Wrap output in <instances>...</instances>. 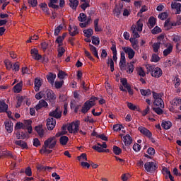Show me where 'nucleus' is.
Here are the masks:
<instances>
[{
    "mask_svg": "<svg viewBox=\"0 0 181 181\" xmlns=\"http://www.w3.org/2000/svg\"><path fill=\"white\" fill-rule=\"evenodd\" d=\"M57 144V140H56V136L49 137L44 142V146H42V149H40V152L42 153H52L53 152V150H49V149H53L56 147V144ZM49 148V149H47Z\"/></svg>",
    "mask_w": 181,
    "mask_h": 181,
    "instance_id": "1",
    "label": "nucleus"
},
{
    "mask_svg": "<svg viewBox=\"0 0 181 181\" xmlns=\"http://www.w3.org/2000/svg\"><path fill=\"white\" fill-rule=\"evenodd\" d=\"M56 98H57V97L56 96V94H54L53 90L50 89H47L46 90H44V99L46 101H49L51 105H54L56 103Z\"/></svg>",
    "mask_w": 181,
    "mask_h": 181,
    "instance_id": "2",
    "label": "nucleus"
},
{
    "mask_svg": "<svg viewBox=\"0 0 181 181\" xmlns=\"http://www.w3.org/2000/svg\"><path fill=\"white\" fill-rule=\"evenodd\" d=\"M69 134H74V135H77L80 131V121L77 120L75 122L69 124L67 127Z\"/></svg>",
    "mask_w": 181,
    "mask_h": 181,
    "instance_id": "3",
    "label": "nucleus"
},
{
    "mask_svg": "<svg viewBox=\"0 0 181 181\" xmlns=\"http://www.w3.org/2000/svg\"><path fill=\"white\" fill-rule=\"evenodd\" d=\"M95 103L93 101L90 100H87L86 102L84 103L82 109L81 110V112L82 114H87L93 107H94Z\"/></svg>",
    "mask_w": 181,
    "mask_h": 181,
    "instance_id": "4",
    "label": "nucleus"
},
{
    "mask_svg": "<svg viewBox=\"0 0 181 181\" xmlns=\"http://www.w3.org/2000/svg\"><path fill=\"white\" fill-rule=\"evenodd\" d=\"M62 114H63V111L60 110V107H57L55 110L49 113V117L56 118V119H60V118H62Z\"/></svg>",
    "mask_w": 181,
    "mask_h": 181,
    "instance_id": "5",
    "label": "nucleus"
},
{
    "mask_svg": "<svg viewBox=\"0 0 181 181\" xmlns=\"http://www.w3.org/2000/svg\"><path fill=\"white\" fill-rule=\"evenodd\" d=\"M144 168L146 172H153V170H156L158 167L156 166V163L154 162H147L144 164Z\"/></svg>",
    "mask_w": 181,
    "mask_h": 181,
    "instance_id": "6",
    "label": "nucleus"
},
{
    "mask_svg": "<svg viewBox=\"0 0 181 181\" xmlns=\"http://www.w3.org/2000/svg\"><path fill=\"white\" fill-rule=\"evenodd\" d=\"M122 50L127 54L129 60H132L135 57V51L129 47H124L122 48Z\"/></svg>",
    "mask_w": 181,
    "mask_h": 181,
    "instance_id": "7",
    "label": "nucleus"
},
{
    "mask_svg": "<svg viewBox=\"0 0 181 181\" xmlns=\"http://www.w3.org/2000/svg\"><path fill=\"white\" fill-rule=\"evenodd\" d=\"M56 127V119L49 117L47 119V127L49 131H53Z\"/></svg>",
    "mask_w": 181,
    "mask_h": 181,
    "instance_id": "8",
    "label": "nucleus"
},
{
    "mask_svg": "<svg viewBox=\"0 0 181 181\" xmlns=\"http://www.w3.org/2000/svg\"><path fill=\"white\" fill-rule=\"evenodd\" d=\"M162 74H163V71H162V69L159 67H154V69H153L152 72L151 73L152 77H154L155 78L162 77Z\"/></svg>",
    "mask_w": 181,
    "mask_h": 181,
    "instance_id": "9",
    "label": "nucleus"
},
{
    "mask_svg": "<svg viewBox=\"0 0 181 181\" xmlns=\"http://www.w3.org/2000/svg\"><path fill=\"white\" fill-rule=\"evenodd\" d=\"M138 131L144 135V136H146L147 138H152V132H151V131H149V129H146V127L142 126L139 127Z\"/></svg>",
    "mask_w": 181,
    "mask_h": 181,
    "instance_id": "10",
    "label": "nucleus"
},
{
    "mask_svg": "<svg viewBox=\"0 0 181 181\" xmlns=\"http://www.w3.org/2000/svg\"><path fill=\"white\" fill-rule=\"evenodd\" d=\"M126 63H127V60L125 58V52H122L120 54V62L119 63L120 70H125Z\"/></svg>",
    "mask_w": 181,
    "mask_h": 181,
    "instance_id": "11",
    "label": "nucleus"
},
{
    "mask_svg": "<svg viewBox=\"0 0 181 181\" xmlns=\"http://www.w3.org/2000/svg\"><path fill=\"white\" fill-rule=\"evenodd\" d=\"M172 9L175 10V15H180L181 13V4L177 2L171 3Z\"/></svg>",
    "mask_w": 181,
    "mask_h": 181,
    "instance_id": "12",
    "label": "nucleus"
},
{
    "mask_svg": "<svg viewBox=\"0 0 181 181\" xmlns=\"http://www.w3.org/2000/svg\"><path fill=\"white\" fill-rule=\"evenodd\" d=\"M30 54H32L34 60H40L42 59V56L39 54V50L36 48L31 49Z\"/></svg>",
    "mask_w": 181,
    "mask_h": 181,
    "instance_id": "13",
    "label": "nucleus"
},
{
    "mask_svg": "<svg viewBox=\"0 0 181 181\" xmlns=\"http://www.w3.org/2000/svg\"><path fill=\"white\" fill-rule=\"evenodd\" d=\"M68 30L69 32L70 36H76V35H78V28L76 25H74L71 27V25H69Z\"/></svg>",
    "mask_w": 181,
    "mask_h": 181,
    "instance_id": "14",
    "label": "nucleus"
},
{
    "mask_svg": "<svg viewBox=\"0 0 181 181\" xmlns=\"http://www.w3.org/2000/svg\"><path fill=\"white\" fill-rule=\"evenodd\" d=\"M49 107L47 102L45 100H40L38 104L35 106L36 111H39V110H42V108Z\"/></svg>",
    "mask_w": 181,
    "mask_h": 181,
    "instance_id": "15",
    "label": "nucleus"
},
{
    "mask_svg": "<svg viewBox=\"0 0 181 181\" xmlns=\"http://www.w3.org/2000/svg\"><path fill=\"white\" fill-rule=\"evenodd\" d=\"M4 125L7 132H8V134L12 133V131H13V123L12 122V121L5 122Z\"/></svg>",
    "mask_w": 181,
    "mask_h": 181,
    "instance_id": "16",
    "label": "nucleus"
},
{
    "mask_svg": "<svg viewBox=\"0 0 181 181\" xmlns=\"http://www.w3.org/2000/svg\"><path fill=\"white\" fill-rule=\"evenodd\" d=\"M56 77H57V76L55 74L49 72L47 75V80L48 83H50L52 84V86H53L54 84V80H56Z\"/></svg>",
    "mask_w": 181,
    "mask_h": 181,
    "instance_id": "17",
    "label": "nucleus"
},
{
    "mask_svg": "<svg viewBox=\"0 0 181 181\" xmlns=\"http://www.w3.org/2000/svg\"><path fill=\"white\" fill-rule=\"evenodd\" d=\"M34 86L35 91H36V93L39 92L40 90V87H42V81H40V79L39 78H35L34 81Z\"/></svg>",
    "mask_w": 181,
    "mask_h": 181,
    "instance_id": "18",
    "label": "nucleus"
},
{
    "mask_svg": "<svg viewBox=\"0 0 181 181\" xmlns=\"http://www.w3.org/2000/svg\"><path fill=\"white\" fill-rule=\"evenodd\" d=\"M123 142L125 146H129L132 144V137L129 134H127L123 137Z\"/></svg>",
    "mask_w": 181,
    "mask_h": 181,
    "instance_id": "19",
    "label": "nucleus"
},
{
    "mask_svg": "<svg viewBox=\"0 0 181 181\" xmlns=\"http://www.w3.org/2000/svg\"><path fill=\"white\" fill-rule=\"evenodd\" d=\"M80 2L78 0H69V6H70L73 11H77V6Z\"/></svg>",
    "mask_w": 181,
    "mask_h": 181,
    "instance_id": "20",
    "label": "nucleus"
},
{
    "mask_svg": "<svg viewBox=\"0 0 181 181\" xmlns=\"http://www.w3.org/2000/svg\"><path fill=\"white\" fill-rule=\"evenodd\" d=\"M153 105H156V107H160V108H165V103H163L162 98L154 100Z\"/></svg>",
    "mask_w": 181,
    "mask_h": 181,
    "instance_id": "21",
    "label": "nucleus"
},
{
    "mask_svg": "<svg viewBox=\"0 0 181 181\" xmlns=\"http://www.w3.org/2000/svg\"><path fill=\"white\" fill-rule=\"evenodd\" d=\"M172 52H173V45L172 44H168V47L164 49L163 54L166 57V56H169Z\"/></svg>",
    "mask_w": 181,
    "mask_h": 181,
    "instance_id": "22",
    "label": "nucleus"
},
{
    "mask_svg": "<svg viewBox=\"0 0 181 181\" xmlns=\"http://www.w3.org/2000/svg\"><path fill=\"white\" fill-rule=\"evenodd\" d=\"M8 110H9V107L5 101H0V112H7Z\"/></svg>",
    "mask_w": 181,
    "mask_h": 181,
    "instance_id": "23",
    "label": "nucleus"
},
{
    "mask_svg": "<svg viewBox=\"0 0 181 181\" xmlns=\"http://www.w3.org/2000/svg\"><path fill=\"white\" fill-rule=\"evenodd\" d=\"M147 25L150 29H152V28H154L155 25H156V18H155V17L153 16H151L148 18V23Z\"/></svg>",
    "mask_w": 181,
    "mask_h": 181,
    "instance_id": "24",
    "label": "nucleus"
},
{
    "mask_svg": "<svg viewBox=\"0 0 181 181\" xmlns=\"http://www.w3.org/2000/svg\"><path fill=\"white\" fill-rule=\"evenodd\" d=\"M14 144L22 148V149H28V144L22 140H17Z\"/></svg>",
    "mask_w": 181,
    "mask_h": 181,
    "instance_id": "25",
    "label": "nucleus"
},
{
    "mask_svg": "<svg viewBox=\"0 0 181 181\" xmlns=\"http://www.w3.org/2000/svg\"><path fill=\"white\" fill-rule=\"evenodd\" d=\"M89 49L90 52H92V54H93L96 59H100V57L98 56V51H97V48L94 47V45L89 44Z\"/></svg>",
    "mask_w": 181,
    "mask_h": 181,
    "instance_id": "26",
    "label": "nucleus"
},
{
    "mask_svg": "<svg viewBox=\"0 0 181 181\" xmlns=\"http://www.w3.org/2000/svg\"><path fill=\"white\" fill-rule=\"evenodd\" d=\"M131 30L133 33V39H138V37H140L139 33H138V30H136V25H132Z\"/></svg>",
    "mask_w": 181,
    "mask_h": 181,
    "instance_id": "27",
    "label": "nucleus"
},
{
    "mask_svg": "<svg viewBox=\"0 0 181 181\" xmlns=\"http://www.w3.org/2000/svg\"><path fill=\"white\" fill-rule=\"evenodd\" d=\"M57 2H59V0H49L48 4L49 8H52V9H59V5L54 4H57Z\"/></svg>",
    "mask_w": 181,
    "mask_h": 181,
    "instance_id": "28",
    "label": "nucleus"
},
{
    "mask_svg": "<svg viewBox=\"0 0 181 181\" xmlns=\"http://www.w3.org/2000/svg\"><path fill=\"white\" fill-rule=\"evenodd\" d=\"M23 86V82L21 81L18 83L14 87V93H21L22 91V87Z\"/></svg>",
    "mask_w": 181,
    "mask_h": 181,
    "instance_id": "29",
    "label": "nucleus"
},
{
    "mask_svg": "<svg viewBox=\"0 0 181 181\" xmlns=\"http://www.w3.org/2000/svg\"><path fill=\"white\" fill-rule=\"evenodd\" d=\"M37 170H39V172H46V170L53 169V168L49 166H44L43 165L40 164L37 165Z\"/></svg>",
    "mask_w": 181,
    "mask_h": 181,
    "instance_id": "30",
    "label": "nucleus"
},
{
    "mask_svg": "<svg viewBox=\"0 0 181 181\" xmlns=\"http://www.w3.org/2000/svg\"><path fill=\"white\" fill-rule=\"evenodd\" d=\"M35 131L38 134L39 136H40V138H43L45 135V130H43V128H42V127L40 126L35 127Z\"/></svg>",
    "mask_w": 181,
    "mask_h": 181,
    "instance_id": "31",
    "label": "nucleus"
},
{
    "mask_svg": "<svg viewBox=\"0 0 181 181\" xmlns=\"http://www.w3.org/2000/svg\"><path fill=\"white\" fill-rule=\"evenodd\" d=\"M161 127L164 129H170L172 127V123L170 121H168V122L165 121L162 122Z\"/></svg>",
    "mask_w": 181,
    "mask_h": 181,
    "instance_id": "32",
    "label": "nucleus"
},
{
    "mask_svg": "<svg viewBox=\"0 0 181 181\" xmlns=\"http://www.w3.org/2000/svg\"><path fill=\"white\" fill-rule=\"evenodd\" d=\"M59 142L61 145H67V142H69V137L67 136H62L59 139Z\"/></svg>",
    "mask_w": 181,
    "mask_h": 181,
    "instance_id": "33",
    "label": "nucleus"
},
{
    "mask_svg": "<svg viewBox=\"0 0 181 181\" xmlns=\"http://www.w3.org/2000/svg\"><path fill=\"white\" fill-rule=\"evenodd\" d=\"M112 151L115 155H121V153H122V150L121 149V148L117 146H113Z\"/></svg>",
    "mask_w": 181,
    "mask_h": 181,
    "instance_id": "34",
    "label": "nucleus"
},
{
    "mask_svg": "<svg viewBox=\"0 0 181 181\" xmlns=\"http://www.w3.org/2000/svg\"><path fill=\"white\" fill-rule=\"evenodd\" d=\"M83 33L86 37H91V36H93V29L89 28L87 30H84Z\"/></svg>",
    "mask_w": 181,
    "mask_h": 181,
    "instance_id": "35",
    "label": "nucleus"
},
{
    "mask_svg": "<svg viewBox=\"0 0 181 181\" xmlns=\"http://www.w3.org/2000/svg\"><path fill=\"white\" fill-rule=\"evenodd\" d=\"M140 93H141V95H144L145 97L151 95V89H146V90L141 89Z\"/></svg>",
    "mask_w": 181,
    "mask_h": 181,
    "instance_id": "36",
    "label": "nucleus"
},
{
    "mask_svg": "<svg viewBox=\"0 0 181 181\" xmlns=\"http://www.w3.org/2000/svg\"><path fill=\"white\" fill-rule=\"evenodd\" d=\"M79 22H86L87 21V15L84 13H81L78 17Z\"/></svg>",
    "mask_w": 181,
    "mask_h": 181,
    "instance_id": "37",
    "label": "nucleus"
},
{
    "mask_svg": "<svg viewBox=\"0 0 181 181\" xmlns=\"http://www.w3.org/2000/svg\"><path fill=\"white\" fill-rule=\"evenodd\" d=\"M160 45H162V42H156L153 45V49L154 53H158L159 52V49L160 48Z\"/></svg>",
    "mask_w": 181,
    "mask_h": 181,
    "instance_id": "38",
    "label": "nucleus"
},
{
    "mask_svg": "<svg viewBox=\"0 0 181 181\" xmlns=\"http://www.w3.org/2000/svg\"><path fill=\"white\" fill-rule=\"evenodd\" d=\"M65 52H66V49H64V48L63 47H62V46L59 47L57 57L58 58L62 57V56H63V54H64Z\"/></svg>",
    "mask_w": 181,
    "mask_h": 181,
    "instance_id": "39",
    "label": "nucleus"
},
{
    "mask_svg": "<svg viewBox=\"0 0 181 181\" xmlns=\"http://www.w3.org/2000/svg\"><path fill=\"white\" fill-rule=\"evenodd\" d=\"M134 69H135V67L134 66V64H127V72L128 73V74H132V73H134Z\"/></svg>",
    "mask_w": 181,
    "mask_h": 181,
    "instance_id": "40",
    "label": "nucleus"
},
{
    "mask_svg": "<svg viewBox=\"0 0 181 181\" xmlns=\"http://www.w3.org/2000/svg\"><path fill=\"white\" fill-rule=\"evenodd\" d=\"M136 25H137V28H136V30L138 32H142V28H144V23H142V21H141V20H139L136 22Z\"/></svg>",
    "mask_w": 181,
    "mask_h": 181,
    "instance_id": "41",
    "label": "nucleus"
},
{
    "mask_svg": "<svg viewBox=\"0 0 181 181\" xmlns=\"http://www.w3.org/2000/svg\"><path fill=\"white\" fill-rule=\"evenodd\" d=\"M92 43L95 46H98L100 45V37H95V36H92Z\"/></svg>",
    "mask_w": 181,
    "mask_h": 181,
    "instance_id": "42",
    "label": "nucleus"
},
{
    "mask_svg": "<svg viewBox=\"0 0 181 181\" xmlns=\"http://www.w3.org/2000/svg\"><path fill=\"white\" fill-rule=\"evenodd\" d=\"M153 111H154V112L158 115H162V114H163V110H162V107L159 106L158 107H153Z\"/></svg>",
    "mask_w": 181,
    "mask_h": 181,
    "instance_id": "43",
    "label": "nucleus"
},
{
    "mask_svg": "<svg viewBox=\"0 0 181 181\" xmlns=\"http://www.w3.org/2000/svg\"><path fill=\"white\" fill-rule=\"evenodd\" d=\"M159 60H160V57H159L158 56V54H152L151 62H152L153 63H158V62H159Z\"/></svg>",
    "mask_w": 181,
    "mask_h": 181,
    "instance_id": "44",
    "label": "nucleus"
},
{
    "mask_svg": "<svg viewBox=\"0 0 181 181\" xmlns=\"http://www.w3.org/2000/svg\"><path fill=\"white\" fill-rule=\"evenodd\" d=\"M64 40L62 37V36H58L55 40V43L58 44V47H60L63 45V41Z\"/></svg>",
    "mask_w": 181,
    "mask_h": 181,
    "instance_id": "45",
    "label": "nucleus"
},
{
    "mask_svg": "<svg viewBox=\"0 0 181 181\" xmlns=\"http://www.w3.org/2000/svg\"><path fill=\"white\" fill-rule=\"evenodd\" d=\"M63 29V25L60 24L58 27H57L54 30V36H59V34Z\"/></svg>",
    "mask_w": 181,
    "mask_h": 181,
    "instance_id": "46",
    "label": "nucleus"
},
{
    "mask_svg": "<svg viewBox=\"0 0 181 181\" xmlns=\"http://www.w3.org/2000/svg\"><path fill=\"white\" fill-rule=\"evenodd\" d=\"M15 129H25V124L21 122H18L15 126Z\"/></svg>",
    "mask_w": 181,
    "mask_h": 181,
    "instance_id": "47",
    "label": "nucleus"
},
{
    "mask_svg": "<svg viewBox=\"0 0 181 181\" xmlns=\"http://www.w3.org/2000/svg\"><path fill=\"white\" fill-rule=\"evenodd\" d=\"M160 32H162V29H160V28L156 26L152 30H151V33L153 35H158V33H160Z\"/></svg>",
    "mask_w": 181,
    "mask_h": 181,
    "instance_id": "48",
    "label": "nucleus"
},
{
    "mask_svg": "<svg viewBox=\"0 0 181 181\" xmlns=\"http://www.w3.org/2000/svg\"><path fill=\"white\" fill-rule=\"evenodd\" d=\"M158 19H161V21H165V19H168V13L163 12L158 15Z\"/></svg>",
    "mask_w": 181,
    "mask_h": 181,
    "instance_id": "49",
    "label": "nucleus"
},
{
    "mask_svg": "<svg viewBox=\"0 0 181 181\" xmlns=\"http://www.w3.org/2000/svg\"><path fill=\"white\" fill-rule=\"evenodd\" d=\"M35 98L36 100H42V98H44V90H41L39 93H36Z\"/></svg>",
    "mask_w": 181,
    "mask_h": 181,
    "instance_id": "50",
    "label": "nucleus"
},
{
    "mask_svg": "<svg viewBox=\"0 0 181 181\" xmlns=\"http://www.w3.org/2000/svg\"><path fill=\"white\" fill-rule=\"evenodd\" d=\"M122 128H124V127L122 126V124H114L113 126V130L115 131L116 132H118V131H121V129H122Z\"/></svg>",
    "mask_w": 181,
    "mask_h": 181,
    "instance_id": "51",
    "label": "nucleus"
},
{
    "mask_svg": "<svg viewBox=\"0 0 181 181\" xmlns=\"http://www.w3.org/2000/svg\"><path fill=\"white\" fill-rule=\"evenodd\" d=\"M146 69L147 70V73H152L155 69V66L153 65L147 64L146 65Z\"/></svg>",
    "mask_w": 181,
    "mask_h": 181,
    "instance_id": "52",
    "label": "nucleus"
},
{
    "mask_svg": "<svg viewBox=\"0 0 181 181\" xmlns=\"http://www.w3.org/2000/svg\"><path fill=\"white\" fill-rule=\"evenodd\" d=\"M58 78H60V80H63L64 77H66V73L63 71H59L57 74Z\"/></svg>",
    "mask_w": 181,
    "mask_h": 181,
    "instance_id": "53",
    "label": "nucleus"
},
{
    "mask_svg": "<svg viewBox=\"0 0 181 181\" xmlns=\"http://www.w3.org/2000/svg\"><path fill=\"white\" fill-rule=\"evenodd\" d=\"M164 27L166 28L167 30H169V29H172L171 23L169 20H166L165 21Z\"/></svg>",
    "mask_w": 181,
    "mask_h": 181,
    "instance_id": "54",
    "label": "nucleus"
},
{
    "mask_svg": "<svg viewBox=\"0 0 181 181\" xmlns=\"http://www.w3.org/2000/svg\"><path fill=\"white\" fill-rule=\"evenodd\" d=\"M147 153L148 155H150V156H153L155 155V148L150 147L147 149Z\"/></svg>",
    "mask_w": 181,
    "mask_h": 181,
    "instance_id": "55",
    "label": "nucleus"
},
{
    "mask_svg": "<svg viewBox=\"0 0 181 181\" xmlns=\"http://www.w3.org/2000/svg\"><path fill=\"white\" fill-rule=\"evenodd\" d=\"M133 150L134 152H139V151H141V145L135 143L133 145Z\"/></svg>",
    "mask_w": 181,
    "mask_h": 181,
    "instance_id": "56",
    "label": "nucleus"
},
{
    "mask_svg": "<svg viewBox=\"0 0 181 181\" xmlns=\"http://www.w3.org/2000/svg\"><path fill=\"white\" fill-rule=\"evenodd\" d=\"M25 173L26 176H32V168H30V167H27L25 170Z\"/></svg>",
    "mask_w": 181,
    "mask_h": 181,
    "instance_id": "57",
    "label": "nucleus"
},
{
    "mask_svg": "<svg viewBox=\"0 0 181 181\" xmlns=\"http://www.w3.org/2000/svg\"><path fill=\"white\" fill-rule=\"evenodd\" d=\"M33 146H35V148L40 146V141L39 140V139L35 138L33 139Z\"/></svg>",
    "mask_w": 181,
    "mask_h": 181,
    "instance_id": "58",
    "label": "nucleus"
},
{
    "mask_svg": "<svg viewBox=\"0 0 181 181\" xmlns=\"http://www.w3.org/2000/svg\"><path fill=\"white\" fill-rule=\"evenodd\" d=\"M85 55L86 56V57H88V59H90L91 60V62H94V58L93 57V56H91V53H90V52L85 50L84 51Z\"/></svg>",
    "mask_w": 181,
    "mask_h": 181,
    "instance_id": "59",
    "label": "nucleus"
},
{
    "mask_svg": "<svg viewBox=\"0 0 181 181\" xmlns=\"http://www.w3.org/2000/svg\"><path fill=\"white\" fill-rule=\"evenodd\" d=\"M28 4L31 5L33 8L37 6V0H28Z\"/></svg>",
    "mask_w": 181,
    "mask_h": 181,
    "instance_id": "60",
    "label": "nucleus"
},
{
    "mask_svg": "<svg viewBox=\"0 0 181 181\" xmlns=\"http://www.w3.org/2000/svg\"><path fill=\"white\" fill-rule=\"evenodd\" d=\"M173 42H175V43L181 42V36L180 35H173Z\"/></svg>",
    "mask_w": 181,
    "mask_h": 181,
    "instance_id": "61",
    "label": "nucleus"
},
{
    "mask_svg": "<svg viewBox=\"0 0 181 181\" xmlns=\"http://www.w3.org/2000/svg\"><path fill=\"white\" fill-rule=\"evenodd\" d=\"M92 148H93V149H94V151H96L97 152H99L100 153L104 152V149L98 146H93Z\"/></svg>",
    "mask_w": 181,
    "mask_h": 181,
    "instance_id": "62",
    "label": "nucleus"
},
{
    "mask_svg": "<svg viewBox=\"0 0 181 181\" xmlns=\"http://www.w3.org/2000/svg\"><path fill=\"white\" fill-rule=\"evenodd\" d=\"M63 81H55L54 83V86H55V88H62V87H63Z\"/></svg>",
    "mask_w": 181,
    "mask_h": 181,
    "instance_id": "63",
    "label": "nucleus"
},
{
    "mask_svg": "<svg viewBox=\"0 0 181 181\" xmlns=\"http://www.w3.org/2000/svg\"><path fill=\"white\" fill-rule=\"evenodd\" d=\"M23 124L25 127V129H26V128H28L29 127H32V121L31 120H25Z\"/></svg>",
    "mask_w": 181,
    "mask_h": 181,
    "instance_id": "64",
    "label": "nucleus"
}]
</instances>
